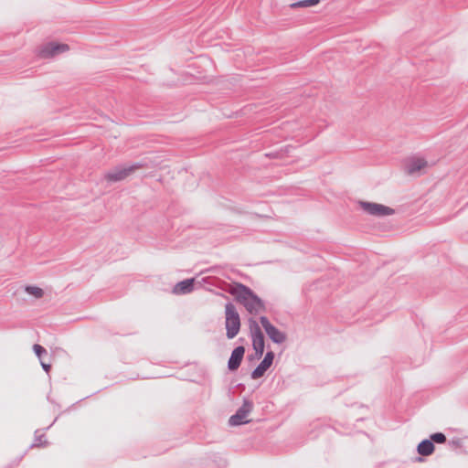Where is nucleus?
Returning a JSON list of instances; mask_svg holds the SVG:
<instances>
[{"label": "nucleus", "instance_id": "1", "mask_svg": "<svg viewBox=\"0 0 468 468\" xmlns=\"http://www.w3.org/2000/svg\"><path fill=\"white\" fill-rule=\"evenodd\" d=\"M237 302L241 303L248 313L256 315L265 311V305L251 289L242 283H234L229 290Z\"/></svg>", "mask_w": 468, "mask_h": 468}, {"label": "nucleus", "instance_id": "2", "mask_svg": "<svg viewBox=\"0 0 468 468\" xmlns=\"http://www.w3.org/2000/svg\"><path fill=\"white\" fill-rule=\"evenodd\" d=\"M225 327L226 335L229 339L234 338L240 329V317L233 303H228L225 305Z\"/></svg>", "mask_w": 468, "mask_h": 468}, {"label": "nucleus", "instance_id": "3", "mask_svg": "<svg viewBox=\"0 0 468 468\" xmlns=\"http://www.w3.org/2000/svg\"><path fill=\"white\" fill-rule=\"evenodd\" d=\"M143 167L144 165L141 163H136L131 165L116 166L105 173L104 179L108 182L122 181L133 175L135 171Z\"/></svg>", "mask_w": 468, "mask_h": 468}, {"label": "nucleus", "instance_id": "4", "mask_svg": "<svg viewBox=\"0 0 468 468\" xmlns=\"http://www.w3.org/2000/svg\"><path fill=\"white\" fill-rule=\"evenodd\" d=\"M359 206L366 213L374 217L382 218L395 213L393 208L378 203L359 201Z\"/></svg>", "mask_w": 468, "mask_h": 468}, {"label": "nucleus", "instance_id": "5", "mask_svg": "<svg viewBox=\"0 0 468 468\" xmlns=\"http://www.w3.org/2000/svg\"><path fill=\"white\" fill-rule=\"evenodd\" d=\"M69 50V47L67 44L48 42L39 48L38 56L42 58H50Z\"/></svg>", "mask_w": 468, "mask_h": 468}, {"label": "nucleus", "instance_id": "6", "mask_svg": "<svg viewBox=\"0 0 468 468\" xmlns=\"http://www.w3.org/2000/svg\"><path fill=\"white\" fill-rule=\"evenodd\" d=\"M253 409V404L251 401L244 399L242 406L237 410V412L232 415L229 423L230 426H238L241 424L248 423L250 420H248L249 414L251 412Z\"/></svg>", "mask_w": 468, "mask_h": 468}, {"label": "nucleus", "instance_id": "7", "mask_svg": "<svg viewBox=\"0 0 468 468\" xmlns=\"http://www.w3.org/2000/svg\"><path fill=\"white\" fill-rule=\"evenodd\" d=\"M260 322L264 328L267 335L275 344H282L286 340L285 333L280 331L277 327L271 324L266 316H261Z\"/></svg>", "mask_w": 468, "mask_h": 468}, {"label": "nucleus", "instance_id": "8", "mask_svg": "<svg viewBox=\"0 0 468 468\" xmlns=\"http://www.w3.org/2000/svg\"><path fill=\"white\" fill-rule=\"evenodd\" d=\"M428 165L427 161L420 157H412L409 159L405 165V170L408 175L414 176L419 174Z\"/></svg>", "mask_w": 468, "mask_h": 468}, {"label": "nucleus", "instance_id": "9", "mask_svg": "<svg viewBox=\"0 0 468 468\" xmlns=\"http://www.w3.org/2000/svg\"><path fill=\"white\" fill-rule=\"evenodd\" d=\"M274 358V353L270 351L267 352L263 360L259 364V366L252 371L251 378L258 379L261 378L268 368L271 366Z\"/></svg>", "mask_w": 468, "mask_h": 468}, {"label": "nucleus", "instance_id": "10", "mask_svg": "<svg viewBox=\"0 0 468 468\" xmlns=\"http://www.w3.org/2000/svg\"><path fill=\"white\" fill-rule=\"evenodd\" d=\"M245 348L243 346H237L231 353L229 357L228 367L229 370L234 371L239 368L242 358L244 356Z\"/></svg>", "mask_w": 468, "mask_h": 468}, {"label": "nucleus", "instance_id": "11", "mask_svg": "<svg viewBox=\"0 0 468 468\" xmlns=\"http://www.w3.org/2000/svg\"><path fill=\"white\" fill-rule=\"evenodd\" d=\"M195 279H186L177 282L174 289L173 292L175 294H187L194 290Z\"/></svg>", "mask_w": 468, "mask_h": 468}, {"label": "nucleus", "instance_id": "12", "mask_svg": "<svg viewBox=\"0 0 468 468\" xmlns=\"http://www.w3.org/2000/svg\"><path fill=\"white\" fill-rule=\"evenodd\" d=\"M434 444L431 440H423L417 447L418 453L422 456H429L434 452Z\"/></svg>", "mask_w": 468, "mask_h": 468}, {"label": "nucleus", "instance_id": "13", "mask_svg": "<svg viewBox=\"0 0 468 468\" xmlns=\"http://www.w3.org/2000/svg\"><path fill=\"white\" fill-rule=\"evenodd\" d=\"M252 346L258 357H261L264 352V336L251 337Z\"/></svg>", "mask_w": 468, "mask_h": 468}, {"label": "nucleus", "instance_id": "14", "mask_svg": "<svg viewBox=\"0 0 468 468\" xmlns=\"http://www.w3.org/2000/svg\"><path fill=\"white\" fill-rule=\"evenodd\" d=\"M249 328L250 337L264 336L260 324L253 318L249 319Z\"/></svg>", "mask_w": 468, "mask_h": 468}, {"label": "nucleus", "instance_id": "15", "mask_svg": "<svg viewBox=\"0 0 468 468\" xmlns=\"http://www.w3.org/2000/svg\"><path fill=\"white\" fill-rule=\"evenodd\" d=\"M320 0H302L290 5L291 8L310 7L319 4Z\"/></svg>", "mask_w": 468, "mask_h": 468}, {"label": "nucleus", "instance_id": "16", "mask_svg": "<svg viewBox=\"0 0 468 468\" xmlns=\"http://www.w3.org/2000/svg\"><path fill=\"white\" fill-rule=\"evenodd\" d=\"M25 291L28 294L34 296L37 299H39V298L43 297V295H44V291L41 288L37 287V286H33V285L27 286L25 288Z\"/></svg>", "mask_w": 468, "mask_h": 468}, {"label": "nucleus", "instance_id": "17", "mask_svg": "<svg viewBox=\"0 0 468 468\" xmlns=\"http://www.w3.org/2000/svg\"><path fill=\"white\" fill-rule=\"evenodd\" d=\"M33 350L40 361L43 360V358H42L43 355H47V353H48L47 350L43 346H41L40 345H37V344H35L33 346Z\"/></svg>", "mask_w": 468, "mask_h": 468}, {"label": "nucleus", "instance_id": "18", "mask_svg": "<svg viewBox=\"0 0 468 468\" xmlns=\"http://www.w3.org/2000/svg\"><path fill=\"white\" fill-rule=\"evenodd\" d=\"M431 441L436 443H444L446 441V436L441 432L433 433L431 436Z\"/></svg>", "mask_w": 468, "mask_h": 468}, {"label": "nucleus", "instance_id": "19", "mask_svg": "<svg viewBox=\"0 0 468 468\" xmlns=\"http://www.w3.org/2000/svg\"><path fill=\"white\" fill-rule=\"evenodd\" d=\"M40 364H41V366H42L43 369H44L47 373H48V371L50 370V367H51L50 364L46 363L44 360H41V361H40Z\"/></svg>", "mask_w": 468, "mask_h": 468}]
</instances>
